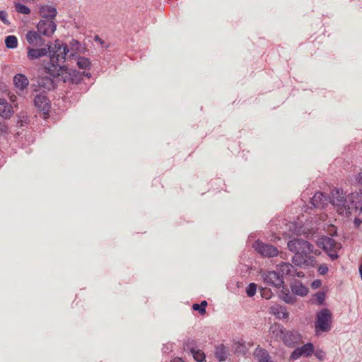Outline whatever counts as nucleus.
Returning a JSON list of instances; mask_svg holds the SVG:
<instances>
[{
  "label": "nucleus",
  "instance_id": "obj_40",
  "mask_svg": "<svg viewBox=\"0 0 362 362\" xmlns=\"http://www.w3.org/2000/svg\"><path fill=\"white\" fill-rule=\"evenodd\" d=\"M8 130L7 126L4 123L0 122V132H6Z\"/></svg>",
  "mask_w": 362,
  "mask_h": 362
},
{
  "label": "nucleus",
  "instance_id": "obj_18",
  "mask_svg": "<svg viewBox=\"0 0 362 362\" xmlns=\"http://www.w3.org/2000/svg\"><path fill=\"white\" fill-rule=\"evenodd\" d=\"M282 288L281 293L279 294V297L284 302L288 304H293L296 301V298L295 295L292 293L289 292L288 288L284 285L281 286Z\"/></svg>",
  "mask_w": 362,
  "mask_h": 362
},
{
  "label": "nucleus",
  "instance_id": "obj_39",
  "mask_svg": "<svg viewBox=\"0 0 362 362\" xmlns=\"http://www.w3.org/2000/svg\"><path fill=\"white\" fill-rule=\"evenodd\" d=\"M354 223L356 228H358L362 223V220L358 218H355L354 221Z\"/></svg>",
  "mask_w": 362,
  "mask_h": 362
},
{
  "label": "nucleus",
  "instance_id": "obj_2",
  "mask_svg": "<svg viewBox=\"0 0 362 362\" xmlns=\"http://www.w3.org/2000/svg\"><path fill=\"white\" fill-rule=\"evenodd\" d=\"M288 250L295 253L292 258V262L296 266H302L307 263V257L312 262L315 261L313 257L309 255L313 252V245L308 241L302 238H293L288 242Z\"/></svg>",
  "mask_w": 362,
  "mask_h": 362
},
{
  "label": "nucleus",
  "instance_id": "obj_4",
  "mask_svg": "<svg viewBox=\"0 0 362 362\" xmlns=\"http://www.w3.org/2000/svg\"><path fill=\"white\" fill-rule=\"evenodd\" d=\"M332 313L328 308H323L316 314L315 333L317 336L329 332L332 329Z\"/></svg>",
  "mask_w": 362,
  "mask_h": 362
},
{
  "label": "nucleus",
  "instance_id": "obj_3",
  "mask_svg": "<svg viewBox=\"0 0 362 362\" xmlns=\"http://www.w3.org/2000/svg\"><path fill=\"white\" fill-rule=\"evenodd\" d=\"M269 334L276 340H281L288 347H295L302 339L300 334L294 329L288 330L282 325L274 323L269 327Z\"/></svg>",
  "mask_w": 362,
  "mask_h": 362
},
{
  "label": "nucleus",
  "instance_id": "obj_38",
  "mask_svg": "<svg viewBox=\"0 0 362 362\" xmlns=\"http://www.w3.org/2000/svg\"><path fill=\"white\" fill-rule=\"evenodd\" d=\"M322 285V282L320 280H315L313 283H312V287L313 288H318L319 287H320V286Z\"/></svg>",
  "mask_w": 362,
  "mask_h": 362
},
{
  "label": "nucleus",
  "instance_id": "obj_28",
  "mask_svg": "<svg viewBox=\"0 0 362 362\" xmlns=\"http://www.w3.org/2000/svg\"><path fill=\"white\" fill-rule=\"evenodd\" d=\"M303 355L310 356L314 351V346L312 343H307L300 347Z\"/></svg>",
  "mask_w": 362,
  "mask_h": 362
},
{
  "label": "nucleus",
  "instance_id": "obj_27",
  "mask_svg": "<svg viewBox=\"0 0 362 362\" xmlns=\"http://www.w3.org/2000/svg\"><path fill=\"white\" fill-rule=\"evenodd\" d=\"M6 47L8 49H14L18 46V39L15 35H8L5 39Z\"/></svg>",
  "mask_w": 362,
  "mask_h": 362
},
{
  "label": "nucleus",
  "instance_id": "obj_24",
  "mask_svg": "<svg viewBox=\"0 0 362 362\" xmlns=\"http://www.w3.org/2000/svg\"><path fill=\"white\" fill-rule=\"evenodd\" d=\"M197 341L194 339H187L183 341V349L190 353L194 352L197 349Z\"/></svg>",
  "mask_w": 362,
  "mask_h": 362
},
{
  "label": "nucleus",
  "instance_id": "obj_29",
  "mask_svg": "<svg viewBox=\"0 0 362 362\" xmlns=\"http://www.w3.org/2000/svg\"><path fill=\"white\" fill-rule=\"evenodd\" d=\"M207 306V302L206 300L202 301L200 304L194 303L192 305L194 310L198 311L201 315L206 313V307Z\"/></svg>",
  "mask_w": 362,
  "mask_h": 362
},
{
  "label": "nucleus",
  "instance_id": "obj_41",
  "mask_svg": "<svg viewBox=\"0 0 362 362\" xmlns=\"http://www.w3.org/2000/svg\"><path fill=\"white\" fill-rule=\"evenodd\" d=\"M295 276L303 278L304 277V273L303 272H297V270L296 269Z\"/></svg>",
  "mask_w": 362,
  "mask_h": 362
},
{
  "label": "nucleus",
  "instance_id": "obj_14",
  "mask_svg": "<svg viewBox=\"0 0 362 362\" xmlns=\"http://www.w3.org/2000/svg\"><path fill=\"white\" fill-rule=\"evenodd\" d=\"M13 114L12 105L4 98H0V116L4 119H9Z\"/></svg>",
  "mask_w": 362,
  "mask_h": 362
},
{
  "label": "nucleus",
  "instance_id": "obj_20",
  "mask_svg": "<svg viewBox=\"0 0 362 362\" xmlns=\"http://www.w3.org/2000/svg\"><path fill=\"white\" fill-rule=\"evenodd\" d=\"M43 76L38 79V86L42 87L48 90H53L55 87V83L52 78V76Z\"/></svg>",
  "mask_w": 362,
  "mask_h": 362
},
{
  "label": "nucleus",
  "instance_id": "obj_23",
  "mask_svg": "<svg viewBox=\"0 0 362 362\" xmlns=\"http://www.w3.org/2000/svg\"><path fill=\"white\" fill-rule=\"evenodd\" d=\"M69 47H68L69 52L71 51V56L74 57L76 54H78L81 51V45L79 41L75 39H72L69 42Z\"/></svg>",
  "mask_w": 362,
  "mask_h": 362
},
{
  "label": "nucleus",
  "instance_id": "obj_35",
  "mask_svg": "<svg viewBox=\"0 0 362 362\" xmlns=\"http://www.w3.org/2000/svg\"><path fill=\"white\" fill-rule=\"evenodd\" d=\"M315 296H316L318 303L322 304L325 300V293L322 292V291H319L316 293Z\"/></svg>",
  "mask_w": 362,
  "mask_h": 362
},
{
  "label": "nucleus",
  "instance_id": "obj_33",
  "mask_svg": "<svg viewBox=\"0 0 362 362\" xmlns=\"http://www.w3.org/2000/svg\"><path fill=\"white\" fill-rule=\"evenodd\" d=\"M257 284L255 283H250L247 288H246V293L249 297H252L255 295L257 291Z\"/></svg>",
  "mask_w": 362,
  "mask_h": 362
},
{
  "label": "nucleus",
  "instance_id": "obj_10",
  "mask_svg": "<svg viewBox=\"0 0 362 362\" xmlns=\"http://www.w3.org/2000/svg\"><path fill=\"white\" fill-rule=\"evenodd\" d=\"M56 23L49 19L40 20L37 25V31L47 37H51L56 30Z\"/></svg>",
  "mask_w": 362,
  "mask_h": 362
},
{
  "label": "nucleus",
  "instance_id": "obj_34",
  "mask_svg": "<svg viewBox=\"0 0 362 362\" xmlns=\"http://www.w3.org/2000/svg\"><path fill=\"white\" fill-rule=\"evenodd\" d=\"M303 356L300 347L296 348L291 354V359L296 360Z\"/></svg>",
  "mask_w": 362,
  "mask_h": 362
},
{
  "label": "nucleus",
  "instance_id": "obj_7",
  "mask_svg": "<svg viewBox=\"0 0 362 362\" xmlns=\"http://www.w3.org/2000/svg\"><path fill=\"white\" fill-rule=\"evenodd\" d=\"M318 245L323 250L327 252L332 260H335L339 257L337 250L340 248L341 246L332 238L322 237L318 240Z\"/></svg>",
  "mask_w": 362,
  "mask_h": 362
},
{
  "label": "nucleus",
  "instance_id": "obj_30",
  "mask_svg": "<svg viewBox=\"0 0 362 362\" xmlns=\"http://www.w3.org/2000/svg\"><path fill=\"white\" fill-rule=\"evenodd\" d=\"M194 359L197 362H202L205 361V354L200 349H196L194 352L191 353Z\"/></svg>",
  "mask_w": 362,
  "mask_h": 362
},
{
  "label": "nucleus",
  "instance_id": "obj_17",
  "mask_svg": "<svg viewBox=\"0 0 362 362\" xmlns=\"http://www.w3.org/2000/svg\"><path fill=\"white\" fill-rule=\"evenodd\" d=\"M290 287L291 289V292L294 295L305 296L308 293V288L305 286H304L300 281H295L293 283L291 284Z\"/></svg>",
  "mask_w": 362,
  "mask_h": 362
},
{
  "label": "nucleus",
  "instance_id": "obj_19",
  "mask_svg": "<svg viewBox=\"0 0 362 362\" xmlns=\"http://www.w3.org/2000/svg\"><path fill=\"white\" fill-rule=\"evenodd\" d=\"M327 198L323 193L317 192L310 199V203L315 208H322Z\"/></svg>",
  "mask_w": 362,
  "mask_h": 362
},
{
  "label": "nucleus",
  "instance_id": "obj_5",
  "mask_svg": "<svg viewBox=\"0 0 362 362\" xmlns=\"http://www.w3.org/2000/svg\"><path fill=\"white\" fill-rule=\"evenodd\" d=\"M64 45H66V43L61 42L59 40H55L54 47H52V43L49 42L45 45V47L42 48H34L28 47L27 48V57L30 60H35L39 59L40 57L46 56L49 53V58L52 54L58 49V47H62ZM50 59H49V61Z\"/></svg>",
  "mask_w": 362,
  "mask_h": 362
},
{
  "label": "nucleus",
  "instance_id": "obj_37",
  "mask_svg": "<svg viewBox=\"0 0 362 362\" xmlns=\"http://www.w3.org/2000/svg\"><path fill=\"white\" fill-rule=\"evenodd\" d=\"M317 270L320 274L325 275L328 272V267L326 264H321Z\"/></svg>",
  "mask_w": 362,
  "mask_h": 362
},
{
  "label": "nucleus",
  "instance_id": "obj_25",
  "mask_svg": "<svg viewBox=\"0 0 362 362\" xmlns=\"http://www.w3.org/2000/svg\"><path fill=\"white\" fill-rule=\"evenodd\" d=\"M272 309L273 313L279 319L287 318L288 317V313L286 312V309L282 306L273 307Z\"/></svg>",
  "mask_w": 362,
  "mask_h": 362
},
{
  "label": "nucleus",
  "instance_id": "obj_12",
  "mask_svg": "<svg viewBox=\"0 0 362 362\" xmlns=\"http://www.w3.org/2000/svg\"><path fill=\"white\" fill-rule=\"evenodd\" d=\"M13 83L16 89V93L20 95V92H23L29 86V80L23 74H16L13 77Z\"/></svg>",
  "mask_w": 362,
  "mask_h": 362
},
{
  "label": "nucleus",
  "instance_id": "obj_26",
  "mask_svg": "<svg viewBox=\"0 0 362 362\" xmlns=\"http://www.w3.org/2000/svg\"><path fill=\"white\" fill-rule=\"evenodd\" d=\"M91 63L88 58L79 57L77 59V66L81 69H90Z\"/></svg>",
  "mask_w": 362,
  "mask_h": 362
},
{
  "label": "nucleus",
  "instance_id": "obj_11",
  "mask_svg": "<svg viewBox=\"0 0 362 362\" xmlns=\"http://www.w3.org/2000/svg\"><path fill=\"white\" fill-rule=\"evenodd\" d=\"M34 105L44 114H48L50 109L49 100L45 93L37 94L34 98Z\"/></svg>",
  "mask_w": 362,
  "mask_h": 362
},
{
  "label": "nucleus",
  "instance_id": "obj_9",
  "mask_svg": "<svg viewBox=\"0 0 362 362\" xmlns=\"http://www.w3.org/2000/svg\"><path fill=\"white\" fill-rule=\"evenodd\" d=\"M253 248L262 257H274L278 255V249L272 245L257 240L253 243Z\"/></svg>",
  "mask_w": 362,
  "mask_h": 362
},
{
  "label": "nucleus",
  "instance_id": "obj_13",
  "mask_svg": "<svg viewBox=\"0 0 362 362\" xmlns=\"http://www.w3.org/2000/svg\"><path fill=\"white\" fill-rule=\"evenodd\" d=\"M41 35L37 31L29 30L25 35V39L32 47H42L45 45V40Z\"/></svg>",
  "mask_w": 362,
  "mask_h": 362
},
{
  "label": "nucleus",
  "instance_id": "obj_8",
  "mask_svg": "<svg viewBox=\"0 0 362 362\" xmlns=\"http://www.w3.org/2000/svg\"><path fill=\"white\" fill-rule=\"evenodd\" d=\"M261 277L264 284L276 288H280L284 284V280L280 273L276 271H264Z\"/></svg>",
  "mask_w": 362,
  "mask_h": 362
},
{
  "label": "nucleus",
  "instance_id": "obj_22",
  "mask_svg": "<svg viewBox=\"0 0 362 362\" xmlns=\"http://www.w3.org/2000/svg\"><path fill=\"white\" fill-rule=\"evenodd\" d=\"M255 354L259 362H272L271 361V356L265 349L261 348L257 349Z\"/></svg>",
  "mask_w": 362,
  "mask_h": 362
},
{
  "label": "nucleus",
  "instance_id": "obj_1",
  "mask_svg": "<svg viewBox=\"0 0 362 362\" xmlns=\"http://www.w3.org/2000/svg\"><path fill=\"white\" fill-rule=\"evenodd\" d=\"M69 52L67 45L62 47H58V49L52 54L50 60L43 66L45 73L52 76L53 78H62L64 83L72 84H78L83 79L81 72L76 69H69L64 63L66 60V56Z\"/></svg>",
  "mask_w": 362,
  "mask_h": 362
},
{
  "label": "nucleus",
  "instance_id": "obj_15",
  "mask_svg": "<svg viewBox=\"0 0 362 362\" xmlns=\"http://www.w3.org/2000/svg\"><path fill=\"white\" fill-rule=\"evenodd\" d=\"M40 16L45 19L52 21L55 18L57 14V9L49 5H42L39 8Z\"/></svg>",
  "mask_w": 362,
  "mask_h": 362
},
{
  "label": "nucleus",
  "instance_id": "obj_16",
  "mask_svg": "<svg viewBox=\"0 0 362 362\" xmlns=\"http://www.w3.org/2000/svg\"><path fill=\"white\" fill-rule=\"evenodd\" d=\"M278 273L284 276H295L296 268L293 265L288 262H282L278 265Z\"/></svg>",
  "mask_w": 362,
  "mask_h": 362
},
{
  "label": "nucleus",
  "instance_id": "obj_36",
  "mask_svg": "<svg viewBox=\"0 0 362 362\" xmlns=\"http://www.w3.org/2000/svg\"><path fill=\"white\" fill-rule=\"evenodd\" d=\"M7 13L5 11H0V20H1L4 23L8 25L9 22L7 20Z\"/></svg>",
  "mask_w": 362,
  "mask_h": 362
},
{
  "label": "nucleus",
  "instance_id": "obj_42",
  "mask_svg": "<svg viewBox=\"0 0 362 362\" xmlns=\"http://www.w3.org/2000/svg\"><path fill=\"white\" fill-rule=\"evenodd\" d=\"M82 74H83V76H86V77H88V78H90V77L91 76V74H90V73H89V72H87V73H86V72L83 71V72L82 73Z\"/></svg>",
  "mask_w": 362,
  "mask_h": 362
},
{
  "label": "nucleus",
  "instance_id": "obj_43",
  "mask_svg": "<svg viewBox=\"0 0 362 362\" xmlns=\"http://www.w3.org/2000/svg\"><path fill=\"white\" fill-rule=\"evenodd\" d=\"M33 91H37V88H35L33 89Z\"/></svg>",
  "mask_w": 362,
  "mask_h": 362
},
{
  "label": "nucleus",
  "instance_id": "obj_21",
  "mask_svg": "<svg viewBox=\"0 0 362 362\" xmlns=\"http://www.w3.org/2000/svg\"><path fill=\"white\" fill-rule=\"evenodd\" d=\"M214 354L219 362L225 361L228 357L227 348L223 344L218 345L215 347Z\"/></svg>",
  "mask_w": 362,
  "mask_h": 362
},
{
  "label": "nucleus",
  "instance_id": "obj_31",
  "mask_svg": "<svg viewBox=\"0 0 362 362\" xmlns=\"http://www.w3.org/2000/svg\"><path fill=\"white\" fill-rule=\"evenodd\" d=\"M15 8L18 13L23 14H29L30 9L25 5L21 4V3L15 4Z\"/></svg>",
  "mask_w": 362,
  "mask_h": 362
},
{
  "label": "nucleus",
  "instance_id": "obj_32",
  "mask_svg": "<svg viewBox=\"0 0 362 362\" xmlns=\"http://www.w3.org/2000/svg\"><path fill=\"white\" fill-rule=\"evenodd\" d=\"M259 291L261 296L265 299H270L273 296V293L269 288L261 287L259 288Z\"/></svg>",
  "mask_w": 362,
  "mask_h": 362
},
{
  "label": "nucleus",
  "instance_id": "obj_6",
  "mask_svg": "<svg viewBox=\"0 0 362 362\" xmlns=\"http://www.w3.org/2000/svg\"><path fill=\"white\" fill-rule=\"evenodd\" d=\"M330 202L332 205L338 207V211L339 214L344 212L350 213V205L345 195L343 194V191L339 189L333 190L331 193Z\"/></svg>",
  "mask_w": 362,
  "mask_h": 362
}]
</instances>
